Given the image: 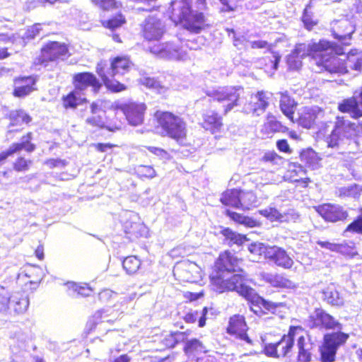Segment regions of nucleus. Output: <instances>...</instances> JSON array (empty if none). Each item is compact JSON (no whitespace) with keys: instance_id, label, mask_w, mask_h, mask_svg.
<instances>
[{"instance_id":"nucleus-1","label":"nucleus","mask_w":362,"mask_h":362,"mask_svg":"<svg viewBox=\"0 0 362 362\" xmlns=\"http://www.w3.org/2000/svg\"><path fill=\"white\" fill-rule=\"evenodd\" d=\"M240 260L230 252L221 253L216 262L214 274L210 276L213 289L221 293L226 291H236L240 296L251 303L252 305L257 308H264L270 310L275 309L276 303L266 300L259 296L251 287L245 285L243 274H235L231 277L224 279L225 273L241 272L240 267Z\"/></svg>"},{"instance_id":"nucleus-2","label":"nucleus","mask_w":362,"mask_h":362,"mask_svg":"<svg viewBox=\"0 0 362 362\" xmlns=\"http://www.w3.org/2000/svg\"><path fill=\"white\" fill-rule=\"evenodd\" d=\"M331 46V42L325 40L309 45L298 44L287 56V65L289 69L298 70L302 66V59L310 55L316 61V64L322 65L329 71L344 72L345 68L340 64V62L337 58L327 54V52H332L334 49L337 54H341L343 52L340 47L332 48Z\"/></svg>"},{"instance_id":"nucleus-3","label":"nucleus","mask_w":362,"mask_h":362,"mask_svg":"<svg viewBox=\"0 0 362 362\" xmlns=\"http://www.w3.org/2000/svg\"><path fill=\"white\" fill-rule=\"evenodd\" d=\"M194 9L192 0H174L171 1V20L180 23L192 33H199L207 25L204 11L207 9L206 0H196Z\"/></svg>"},{"instance_id":"nucleus-4","label":"nucleus","mask_w":362,"mask_h":362,"mask_svg":"<svg viewBox=\"0 0 362 362\" xmlns=\"http://www.w3.org/2000/svg\"><path fill=\"white\" fill-rule=\"evenodd\" d=\"M158 131L163 136H168L180 145H185L187 124L180 116L170 112H157Z\"/></svg>"},{"instance_id":"nucleus-5","label":"nucleus","mask_w":362,"mask_h":362,"mask_svg":"<svg viewBox=\"0 0 362 362\" xmlns=\"http://www.w3.org/2000/svg\"><path fill=\"white\" fill-rule=\"evenodd\" d=\"M130 62L128 57L118 56L115 57L110 67L105 69L103 62L97 65V73L102 78L105 86L113 92H120L126 89V86L113 78L117 75H123L129 69Z\"/></svg>"},{"instance_id":"nucleus-6","label":"nucleus","mask_w":362,"mask_h":362,"mask_svg":"<svg viewBox=\"0 0 362 362\" xmlns=\"http://www.w3.org/2000/svg\"><path fill=\"white\" fill-rule=\"evenodd\" d=\"M357 128L356 124L337 117L331 134L325 139L327 147L335 148L339 151V154H342V151L356 136Z\"/></svg>"},{"instance_id":"nucleus-7","label":"nucleus","mask_w":362,"mask_h":362,"mask_svg":"<svg viewBox=\"0 0 362 362\" xmlns=\"http://www.w3.org/2000/svg\"><path fill=\"white\" fill-rule=\"evenodd\" d=\"M206 95L217 101L223 107V112L226 115L235 107L239 106L243 88L241 86H225L208 88Z\"/></svg>"},{"instance_id":"nucleus-8","label":"nucleus","mask_w":362,"mask_h":362,"mask_svg":"<svg viewBox=\"0 0 362 362\" xmlns=\"http://www.w3.org/2000/svg\"><path fill=\"white\" fill-rule=\"evenodd\" d=\"M349 335L342 332L327 333L319 347L321 362H334L338 349L348 340Z\"/></svg>"},{"instance_id":"nucleus-9","label":"nucleus","mask_w":362,"mask_h":362,"mask_svg":"<svg viewBox=\"0 0 362 362\" xmlns=\"http://www.w3.org/2000/svg\"><path fill=\"white\" fill-rule=\"evenodd\" d=\"M305 325L310 329L321 332L331 329L341 332L343 327L337 320L321 308H315L310 314Z\"/></svg>"},{"instance_id":"nucleus-10","label":"nucleus","mask_w":362,"mask_h":362,"mask_svg":"<svg viewBox=\"0 0 362 362\" xmlns=\"http://www.w3.org/2000/svg\"><path fill=\"white\" fill-rule=\"evenodd\" d=\"M68 55V48L64 43L52 41L47 43L41 49V55L35 60V65H42L45 68L48 66V62L57 59L64 60Z\"/></svg>"},{"instance_id":"nucleus-11","label":"nucleus","mask_w":362,"mask_h":362,"mask_svg":"<svg viewBox=\"0 0 362 362\" xmlns=\"http://www.w3.org/2000/svg\"><path fill=\"white\" fill-rule=\"evenodd\" d=\"M148 49L152 54L163 59L185 60L187 57L186 50L183 46H180L178 41L156 43L148 46Z\"/></svg>"},{"instance_id":"nucleus-12","label":"nucleus","mask_w":362,"mask_h":362,"mask_svg":"<svg viewBox=\"0 0 362 362\" xmlns=\"http://www.w3.org/2000/svg\"><path fill=\"white\" fill-rule=\"evenodd\" d=\"M28 305L27 296L21 293L10 296L4 287L0 286V313L6 312L10 307H13L14 312L20 314L24 313Z\"/></svg>"},{"instance_id":"nucleus-13","label":"nucleus","mask_w":362,"mask_h":362,"mask_svg":"<svg viewBox=\"0 0 362 362\" xmlns=\"http://www.w3.org/2000/svg\"><path fill=\"white\" fill-rule=\"evenodd\" d=\"M254 200L255 197L252 193L243 192L237 189L226 191L221 197L223 204L242 209H249Z\"/></svg>"},{"instance_id":"nucleus-14","label":"nucleus","mask_w":362,"mask_h":362,"mask_svg":"<svg viewBox=\"0 0 362 362\" xmlns=\"http://www.w3.org/2000/svg\"><path fill=\"white\" fill-rule=\"evenodd\" d=\"M142 32L145 40L149 42L158 41L165 32V26L160 19L149 16L145 20Z\"/></svg>"},{"instance_id":"nucleus-15","label":"nucleus","mask_w":362,"mask_h":362,"mask_svg":"<svg viewBox=\"0 0 362 362\" xmlns=\"http://www.w3.org/2000/svg\"><path fill=\"white\" fill-rule=\"evenodd\" d=\"M338 109L341 112L349 113L354 119L362 117V86L358 90H356L354 95L344 99L338 105Z\"/></svg>"},{"instance_id":"nucleus-16","label":"nucleus","mask_w":362,"mask_h":362,"mask_svg":"<svg viewBox=\"0 0 362 362\" xmlns=\"http://www.w3.org/2000/svg\"><path fill=\"white\" fill-rule=\"evenodd\" d=\"M325 115L324 110L317 106L305 107L300 114L298 124L306 129L314 128L321 122Z\"/></svg>"},{"instance_id":"nucleus-17","label":"nucleus","mask_w":362,"mask_h":362,"mask_svg":"<svg viewBox=\"0 0 362 362\" xmlns=\"http://www.w3.org/2000/svg\"><path fill=\"white\" fill-rule=\"evenodd\" d=\"M316 211L326 221L337 222L343 221L348 216L347 211L340 205L324 204L316 208Z\"/></svg>"},{"instance_id":"nucleus-18","label":"nucleus","mask_w":362,"mask_h":362,"mask_svg":"<svg viewBox=\"0 0 362 362\" xmlns=\"http://www.w3.org/2000/svg\"><path fill=\"white\" fill-rule=\"evenodd\" d=\"M247 326L245 318L241 315H234L230 318L227 333L234 335L237 339L245 341L247 344L252 345V341L247 334Z\"/></svg>"},{"instance_id":"nucleus-19","label":"nucleus","mask_w":362,"mask_h":362,"mask_svg":"<svg viewBox=\"0 0 362 362\" xmlns=\"http://www.w3.org/2000/svg\"><path fill=\"white\" fill-rule=\"evenodd\" d=\"M265 257L273 262L276 265L284 269H290L293 264V260L286 251L278 246H271L265 250Z\"/></svg>"},{"instance_id":"nucleus-20","label":"nucleus","mask_w":362,"mask_h":362,"mask_svg":"<svg viewBox=\"0 0 362 362\" xmlns=\"http://www.w3.org/2000/svg\"><path fill=\"white\" fill-rule=\"evenodd\" d=\"M269 95L271 93L259 91L257 95L251 98V101L243 107V112L259 116L262 114L269 105Z\"/></svg>"},{"instance_id":"nucleus-21","label":"nucleus","mask_w":362,"mask_h":362,"mask_svg":"<svg viewBox=\"0 0 362 362\" xmlns=\"http://www.w3.org/2000/svg\"><path fill=\"white\" fill-rule=\"evenodd\" d=\"M123 110L127 121L131 125L137 126L143 122L146 110L144 103L130 102L124 105Z\"/></svg>"},{"instance_id":"nucleus-22","label":"nucleus","mask_w":362,"mask_h":362,"mask_svg":"<svg viewBox=\"0 0 362 362\" xmlns=\"http://www.w3.org/2000/svg\"><path fill=\"white\" fill-rule=\"evenodd\" d=\"M74 83L75 89L82 92L88 87L93 88L94 92L97 93L101 88V83L96 76L90 72H82L76 74L74 76Z\"/></svg>"},{"instance_id":"nucleus-23","label":"nucleus","mask_w":362,"mask_h":362,"mask_svg":"<svg viewBox=\"0 0 362 362\" xmlns=\"http://www.w3.org/2000/svg\"><path fill=\"white\" fill-rule=\"evenodd\" d=\"M333 35L337 39L341 45H350L351 35L354 32L352 26L347 19L337 21L333 25Z\"/></svg>"},{"instance_id":"nucleus-24","label":"nucleus","mask_w":362,"mask_h":362,"mask_svg":"<svg viewBox=\"0 0 362 362\" xmlns=\"http://www.w3.org/2000/svg\"><path fill=\"white\" fill-rule=\"evenodd\" d=\"M31 139L32 134L28 133L27 135L22 137L20 143L13 144L8 149L0 153V166L4 163L9 156H11L22 149H25L28 152H33L35 148V146L30 143Z\"/></svg>"},{"instance_id":"nucleus-25","label":"nucleus","mask_w":362,"mask_h":362,"mask_svg":"<svg viewBox=\"0 0 362 362\" xmlns=\"http://www.w3.org/2000/svg\"><path fill=\"white\" fill-rule=\"evenodd\" d=\"M296 347L298 354L296 360L298 362H310L313 360L315 346L310 339L300 336L297 339Z\"/></svg>"},{"instance_id":"nucleus-26","label":"nucleus","mask_w":362,"mask_h":362,"mask_svg":"<svg viewBox=\"0 0 362 362\" xmlns=\"http://www.w3.org/2000/svg\"><path fill=\"white\" fill-rule=\"evenodd\" d=\"M296 327H291L287 334H284L276 342L279 358H291L295 342Z\"/></svg>"},{"instance_id":"nucleus-27","label":"nucleus","mask_w":362,"mask_h":362,"mask_svg":"<svg viewBox=\"0 0 362 362\" xmlns=\"http://www.w3.org/2000/svg\"><path fill=\"white\" fill-rule=\"evenodd\" d=\"M331 47H340L342 50V53L337 54L336 53L335 49L332 50V52H327V54L332 57L337 58L340 64L345 68V71L344 72H339V71H330L331 74H344L348 72V68H350L353 70L358 71H360L362 69V58L361 57H357L356 59H352L351 57H348L347 61L344 62V61L340 59L337 57V55H341L344 54V48L341 47V45H338L335 43L331 42Z\"/></svg>"},{"instance_id":"nucleus-28","label":"nucleus","mask_w":362,"mask_h":362,"mask_svg":"<svg viewBox=\"0 0 362 362\" xmlns=\"http://www.w3.org/2000/svg\"><path fill=\"white\" fill-rule=\"evenodd\" d=\"M137 218L136 215H132L129 221L123 223L124 231L127 235H129V238L134 239L144 236L147 233L146 226L136 221Z\"/></svg>"},{"instance_id":"nucleus-29","label":"nucleus","mask_w":362,"mask_h":362,"mask_svg":"<svg viewBox=\"0 0 362 362\" xmlns=\"http://www.w3.org/2000/svg\"><path fill=\"white\" fill-rule=\"evenodd\" d=\"M35 84V80L32 76L16 78L13 95L17 98H23L29 95L34 90Z\"/></svg>"},{"instance_id":"nucleus-30","label":"nucleus","mask_w":362,"mask_h":362,"mask_svg":"<svg viewBox=\"0 0 362 362\" xmlns=\"http://www.w3.org/2000/svg\"><path fill=\"white\" fill-rule=\"evenodd\" d=\"M222 126L221 117L214 111L204 115L203 127L211 132L218 131Z\"/></svg>"},{"instance_id":"nucleus-31","label":"nucleus","mask_w":362,"mask_h":362,"mask_svg":"<svg viewBox=\"0 0 362 362\" xmlns=\"http://www.w3.org/2000/svg\"><path fill=\"white\" fill-rule=\"evenodd\" d=\"M296 103L287 93H281L280 108L282 112L293 120Z\"/></svg>"},{"instance_id":"nucleus-32","label":"nucleus","mask_w":362,"mask_h":362,"mask_svg":"<svg viewBox=\"0 0 362 362\" xmlns=\"http://www.w3.org/2000/svg\"><path fill=\"white\" fill-rule=\"evenodd\" d=\"M264 280L274 287L291 288L293 283L280 274H266L264 276Z\"/></svg>"},{"instance_id":"nucleus-33","label":"nucleus","mask_w":362,"mask_h":362,"mask_svg":"<svg viewBox=\"0 0 362 362\" xmlns=\"http://www.w3.org/2000/svg\"><path fill=\"white\" fill-rule=\"evenodd\" d=\"M63 104L65 108H76L78 105L86 101V98L81 96V92L74 89L67 95L63 97Z\"/></svg>"},{"instance_id":"nucleus-34","label":"nucleus","mask_w":362,"mask_h":362,"mask_svg":"<svg viewBox=\"0 0 362 362\" xmlns=\"http://www.w3.org/2000/svg\"><path fill=\"white\" fill-rule=\"evenodd\" d=\"M300 159L303 163L313 169L317 168L320 162L317 153L312 148H307L302 151L300 154Z\"/></svg>"},{"instance_id":"nucleus-35","label":"nucleus","mask_w":362,"mask_h":362,"mask_svg":"<svg viewBox=\"0 0 362 362\" xmlns=\"http://www.w3.org/2000/svg\"><path fill=\"white\" fill-rule=\"evenodd\" d=\"M8 117L11 120L10 127L21 126L23 124H28L31 121L30 115L22 110L11 111Z\"/></svg>"},{"instance_id":"nucleus-36","label":"nucleus","mask_w":362,"mask_h":362,"mask_svg":"<svg viewBox=\"0 0 362 362\" xmlns=\"http://www.w3.org/2000/svg\"><path fill=\"white\" fill-rule=\"evenodd\" d=\"M323 298L332 305L340 306L344 303L343 298L333 286L327 287L324 290Z\"/></svg>"},{"instance_id":"nucleus-37","label":"nucleus","mask_w":362,"mask_h":362,"mask_svg":"<svg viewBox=\"0 0 362 362\" xmlns=\"http://www.w3.org/2000/svg\"><path fill=\"white\" fill-rule=\"evenodd\" d=\"M141 260L134 255H130L125 257L122 261V267L126 274L129 275L134 274L141 267Z\"/></svg>"},{"instance_id":"nucleus-38","label":"nucleus","mask_w":362,"mask_h":362,"mask_svg":"<svg viewBox=\"0 0 362 362\" xmlns=\"http://www.w3.org/2000/svg\"><path fill=\"white\" fill-rule=\"evenodd\" d=\"M184 351L187 354H202L208 351L206 346L197 339L187 340Z\"/></svg>"},{"instance_id":"nucleus-39","label":"nucleus","mask_w":362,"mask_h":362,"mask_svg":"<svg viewBox=\"0 0 362 362\" xmlns=\"http://www.w3.org/2000/svg\"><path fill=\"white\" fill-rule=\"evenodd\" d=\"M221 234L228 241V244L230 246L233 244L241 245L247 240L245 235L238 233L228 228H223L221 230Z\"/></svg>"},{"instance_id":"nucleus-40","label":"nucleus","mask_w":362,"mask_h":362,"mask_svg":"<svg viewBox=\"0 0 362 362\" xmlns=\"http://www.w3.org/2000/svg\"><path fill=\"white\" fill-rule=\"evenodd\" d=\"M209 310L207 308H204L201 312L194 311L186 314L185 320L187 322L192 323L198 320V325L199 327H203L206 324V315Z\"/></svg>"},{"instance_id":"nucleus-41","label":"nucleus","mask_w":362,"mask_h":362,"mask_svg":"<svg viewBox=\"0 0 362 362\" xmlns=\"http://www.w3.org/2000/svg\"><path fill=\"white\" fill-rule=\"evenodd\" d=\"M115 315L112 314V309H102L98 310L93 315V320L94 324L97 325L101 322H112L116 320Z\"/></svg>"},{"instance_id":"nucleus-42","label":"nucleus","mask_w":362,"mask_h":362,"mask_svg":"<svg viewBox=\"0 0 362 362\" xmlns=\"http://www.w3.org/2000/svg\"><path fill=\"white\" fill-rule=\"evenodd\" d=\"M361 190V187L358 185L353 184L339 188L337 194L339 197H351L356 199L359 197Z\"/></svg>"},{"instance_id":"nucleus-43","label":"nucleus","mask_w":362,"mask_h":362,"mask_svg":"<svg viewBox=\"0 0 362 362\" xmlns=\"http://www.w3.org/2000/svg\"><path fill=\"white\" fill-rule=\"evenodd\" d=\"M68 287L70 291H72L74 293L73 296H80L82 297H86L91 295L93 291L92 289L88 286L86 284H83V285H79L74 282L68 283ZM69 295H71V293Z\"/></svg>"},{"instance_id":"nucleus-44","label":"nucleus","mask_w":362,"mask_h":362,"mask_svg":"<svg viewBox=\"0 0 362 362\" xmlns=\"http://www.w3.org/2000/svg\"><path fill=\"white\" fill-rule=\"evenodd\" d=\"M336 252L351 257H354L357 254L353 242L338 243Z\"/></svg>"},{"instance_id":"nucleus-45","label":"nucleus","mask_w":362,"mask_h":362,"mask_svg":"<svg viewBox=\"0 0 362 362\" xmlns=\"http://www.w3.org/2000/svg\"><path fill=\"white\" fill-rule=\"evenodd\" d=\"M135 172L141 178L153 179L156 176V171L151 165H138L135 168Z\"/></svg>"},{"instance_id":"nucleus-46","label":"nucleus","mask_w":362,"mask_h":362,"mask_svg":"<svg viewBox=\"0 0 362 362\" xmlns=\"http://www.w3.org/2000/svg\"><path fill=\"white\" fill-rule=\"evenodd\" d=\"M125 22V18L121 13H119L107 21H104L103 25L113 31L116 28L121 27Z\"/></svg>"},{"instance_id":"nucleus-47","label":"nucleus","mask_w":362,"mask_h":362,"mask_svg":"<svg viewBox=\"0 0 362 362\" xmlns=\"http://www.w3.org/2000/svg\"><path fill=\"white\" fill-rule=\"evenodd\" d=\"M92 1L103 11H110L122 6L117 0H92Z\"/></svg>"},{"instance_id":"nucleus-48","label":"nucleus","mask_w":362,"mask_h":362,"mask_svg":"<svg viewBox=\"0 0 362 362\" xmlns=\"http://www.w3.org/2000/svg\"><path fill=\"white\" fill-rule=\"evenodd\" d=\"M259 214L267 218L270 221L280 222L281 212L274 207H269L259 211Z\"/></svg>"},{"instance_id":"nucleus-49","label":"nucleus","mask_w":362,"mask_h":362,"mask_svg":"<svg viewBox=\"0 0 362 362\" xmlns=\"http://www.w3.org/2000/svg\"><path fill=\"white\" fill-rule=\"evenodd\" d=\"M140 83L149 88L158 91V93H161L162 90L164 88L160 81L156 80L155 78L143 77L140 79Z\"/></svg>"},{"instance_id":"nucleus-50","label":"nucleus","mask_w":362,"mask_h":362,"mask_svg":"<svg viewBox=\"0 0 362 362\" xmlns=\"http://www.w3.org/2000/svg\"><path fill=\"white\" fill-rule=\"evenodd\" d=\"M42 30V25L40 23L34 24L33 25L28 27L23 35L24 40H30L35 38L36 36L40 35V32Z\"/></svg>"},{"instance_id":"nucleus-51","label":"nucleus","mask_w":362,"mask_h":362,"mask_svg":"<svg viewBox=\"0 0 362 362\" xmlns=\"http://www.w3.org/2000/svg\"><path fill=\"white\" fill-rule=\"evenodd\" d=\"M299 218V214L293 209H288L286 211L281 212L280 223L296 222Z\"/></svg>"},{"instance_id":"nucleus-52","label":"nucleus","mask_w":362,"mask_h":362,"mask_svg":"<svg viewBox=\"0 0 362 362\" xmlns=\"http://www.w3.org/2000/svg\"><path fill=\"white\" fill-rule=\"evenodd\" d=\"M263 352L269 357L279 358L276 343L265 344Z\"/></svg>"},{"instance_id":"nucleus-53","label":"nucleus","mask_w":362,"mask_h":362,"mask_svg":"<svg viewBox=\"0 0 362 362\" xmlns=\"http://www.w3.org/2000/svg\"><path fill=\"white\" fill-rule=\"evenodd\" d=\"M302 21L308 30H311L313 27L316 24V22L313 19L312 13L309 12L308 8H305L303 16H302Z\"/></svg>"},{"instance_id":"nucleus-54","label":"nucleus","mask_w":362,"mask_h":362,"mask_svg":"<svg viewBox=\"0 0 362 362\" xmlns=\"http://www.w3.org/2000/svg\"><path fill=\"white\" fill-rule=\"evenodd\" d=\"M86 121L87 124L93 127H103L105 125V122L99 114L88 117Z\"/></svg>"},{"instance_id":"nucleus-55","label":"nucleus","mask_w":362,"mask_h":362,"mask_svg":"<svg viewBox=\"0 0 362 362\" xmlns=\"http://www.w3.org/2000/svg\"><path fill=\"white\" fill-rule=\"evenodd\" d=\"M268 248V247L265 246L262 243H252L249 245L248 250L250 253L253 255H260L262 253L265 255V250Z\"/></svg>"},{"instance_id":"nucleus-56","label":"nucleus","mask_w":362,"mask_h":362,"mask_svg":"<svg viewBox=\"0 0 362 362\" xmlns=\"http://www.w3.org/2000/svg\"><path fill=\"white\" fill-rule=\"evenodd\" d=\"M30 160H27L24 158L20 157L13 164V168L16 171H25L28 169V165L30 163Z\"/></svg>"},{"instance_id":"nucleus-57","label":"nucleus","mask_w":362,"mask_h":362,"mask_svg":"<svg viewBox=\"0 0 362 362\" xmlns=\"http://www.w3.org/2000/svg\"><path fill=\"white\" fill-rule=\"evenodd\" d=\"M226 214L235 222L243 225L246 216H244L237 212L232 211L228 209L226 211Z\"/></svg>"},{"instance_id":"nucleus-58","label":"nucleus","mask_w":362,"mask_h":362,"mask_svg":"<svg viewBox=\"0 0 362 362\" xmlns=\"http://www.w3.org/2000/svg\"><path fill=\"white\" fill-rule=\"evenodd\" d=\"M281 156H279L276 152L269 151L264 153L262 157V160L272 163H277L278 160H281Z\"/></svg>"},{"instance_id":"nucleus-59","label":"nucleus","mask_w":362,"mask_h":362,"mask_svg":"<svg viewBox=\"0 0 362 362\" xmlns=\"http://www.w3.org/2000/svg\"><path fill=\"white\" fill-rule=\"evenodd\" d=\"M116 296V293L110 289H105L99 293L98 298L99 300L102 302H108L110 299H112L114 296Z\"/></svg>"},{"instance_id":"nucleus-60","label":"nucleus","mask_w":362,"mask_h":362,"mask_svg":"<svg viewBox=\"0 0 362 362\" xmlns=\"http://www.w3.org/2000/svg\"><path fill=\"white\" fill-rule=\"evenodd\" d=\"M161 343L165 348H173L176 344L173 332L166 334L161 340Z\"/></svg>"},{"instance_id":"nucleus-61","label":"nucleus","mask_w":362,"mask_h":362,"mask_svg":"<svg viewBox=\"0 0 362 362\" xmlns=\"http://www.w3.org/2000/svg\"><path fill=\"white\" fill-rule=\"evenodd\" d=\"M317 244L322 248L329 250L332 252H337V247L338 243H330L328 241L318 240Z\"/></svg>"},{"instance_id":"nucleus-62","label":"nucleus","mask_w":362,"mask_h":362,"mask_svg":"<svg viewBox=\"0 0 362 362\" xmlns=\"http://www.w3.org/2000/svg\"><path fill=\"white\" fill-rule=\"evenodd\" d=\"M147 148L151 153L160 157L161 158H166L168 156L167 151L160 148L148 146Z\"/></svg>"},{"instance_id":"nucleus-63","label":"nucleus","mask_w":362,"mask_h":362,"mask_svg":"<svg viewBox=\"0 0 362 362\" xmlns=\"http://www.w3.org/2000/svg\"><path fill=\"white\" fill-rule=\"evenodd\" d=\"M277 148L284 153H290L291 148L286 139H280L276 141Z\"/></svg>"},{"instance_id":"nucleus-64","label":"nucleus","mask_w":362,"mask_h":362,"mask_svg":"<svg viewBox=\"0 0 362 362\" xmlns=\"http://www.w3.org/2000/svg\"><path fill=\"white\" fill-rule=\"evenodd\" d=\"M252 49H262L269 47V43L265 40H255L250 42Z\"/></svg>"}]
</instances>
